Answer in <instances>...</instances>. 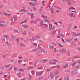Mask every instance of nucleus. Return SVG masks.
<instances>
[{"label": "nucleus", "mask_w": 80, "mask_h": 80, "mask_svg": "<svg viewBox=\"0 0 80 80\" xmlns=\"http://www.w3.org/2000/svg\"><path fill=\"white\" fill-rule=\"evenodd\" d=\"M43 25H44L45 28H48V25L47 24H43Z\"/></svg>", "instance_id": "27"}, {"label": "nucleus", "mask_w": 80, "mask_h": 80, "mask_svg": "<svg viewBox=\"0 0 80 80\" xmlns=\"http://www.w3.org/2000/svg\"><path fill=\"white\" fill-rule=\"evenodd\" d=\"M60 67V66L59 65H58L57 66V68H58V69H59Z\"/></svg>", "instance_id": "45"}, {"label": "nucleus", "mask_w": 80, "mask_h": 80, "mask_svg": "<svg viewBox=\"0 0 80 80\" xmlns=\"http://www.w3.org/2000/svg\"><path fill=\"white\" fill-rule=\"evenodd\" d=\"M34 5H35V4H36L37 5H39V3H38V2H34Z\"/></svg>", "instance_id": "42"}, {"label": "nucleus", "mask_w": 80, "mask_h": 80, "mask_svg": "<svg viewBox=\"0 0 80 80\" xmlns=\"http://www.w3.org/2000/svg\"><path fill=\"white\" fill-rule=\"evenodd\" d=\"M6 57V55H3V56L2 57V58H5Z\"/></svg>", "instance_id": "58"}, {"label": "nucleus", "mask_w": 80, "mask_h": 80, "mask_svg": "<svg viewBox=\"0 0 80 80\" xmlns=\"http://www.w3.org/2000/svg\"><path fill=\"white\" fill-rule=\"evenodd\" d=\"M79 68H80V66H79L76 68V69H77V70Z\"/></svg>", "instance_id": "35"}, {"label": "nucleus", "mask_w": 80, "mask_h": 80, "mask_svg": "<svg viewBox=\"0 0 80 80\" xmlns=\"http://www.w3.org/2000/svg\"><path fill=\"white\" fill-rule=\"evenodd\" d=\"M38 69H39V70H40V69H43V67L41 66L39 68H38Z\"/></svg>", "instance_id": "50"}, {"label": "nucleus", "mask_w": 80, "mask_h": 80, "mask_svg": "<svg viewBox=\"0 0 80 80\" xmlns=\"http://www.w3.org/2000/svg\"><path fill=\"white\" fill-rule=\"evenodd\" d=\"M62 42H64V43H65V41H64V40H63V38H62Z\"/></svg>", "instance_id": "64"}, {"label": "nucleus", "mask_w": 80, "mask_h": 80, "mask_svg": "<svg viewBox=\"0 0 80 80\" xmlns=\"http://www.w3.org/2000/svg\"><path fill=\"white\" fill-rule=\"evenodd\" d=\"M54 72H55L54 75H58V73H59L60 72V70H58L57 71H54Z\"/></svg>", "instance_id": "8"}, {"label": "nucleus", "mask_w": 80, "mask_h": 80, "mask_svg": "<svg viewBox=\"0 0 80 80\" xmlns=\"http://www.w3.org/2000/svg\"><path fill=\"white\" fill-rule=\"evenodd\" d=\"M43 23V21H41V22H40V23L41 24H42Z\"/></svg>", "instance_id": "61"}, {"label": "nucleus", "mask_w": 80, "mask_h": 80, "mask_svg": "<svg viewBox=\"0 0 80 80\" xmlns=\"http://www.w3.org/2000/svg\"><path fill=\"white\" fill-rule=\"evenodd\" d=\"M33 67H29L28 68V69H33Z\"/></svg>", "instance_id": "37"}, {"label": "nucleus", "mask_w": 80, "mask_h": 80, "mask_svg": "<svg viewBox=\"0 0 80 80\" xmlns=\"http://www.w3.org/2000/svg\"><path fill=\"white\" fill-rule=\"evenodd\" d=\"M64 80H69V77L68 76H67L66 77H65L64 78Z\"/></svg>", "instance_id": "12"}, {"label": "nucleus", "mask_w": 80, "mask_h": 80, "mask_svg": "<svg viewBox=\"0 0 80 80\" xmlns=\"http://www.w3.org/2000/svg\"><path fill=\"white\" fill-rule=\"evenodd\" d=\"M50 4L49 5V7H48L46 9V10H47V11H48H48H49V10H51V8H52V7H53V6H50V4Z\"/></svg>", "instance_id": "3"}, {"label": "nucleus", "mask_w": 80, "mask_h": 80, "mask_svg": "<svg viewBox=\"0 0 80 80\" xmlns=\"http://www.w3.org/2000/svg\"><path fill=\"white\" fill-rule=\"evenodd\" d=\"M40 45H41V44H39L38 46V48L39 50H41V48H42L40 47Z\"/></svg>", "instance_id": "30"}, {"label": "nucleus", "mask_w": 80, "mask_h": 80, "mask_svg": "<svg viewBox=\"0 0 80 80\" xmlns=\"http://www.w3.org/2000/svg\"><path fill=\"white\" fill-rule=\"evenodd\" d=\"M75 15V14H74L73 13H72L71 14V17H72V16H73V15Z\"/></svg>", "instance_id": "57"}, {"label": "nucleus", "mask_w": 80, "mask_h": 80, "mask_svg": "<svg viewBox=\"0 0 80 80\" xmlns=\"http://www.w3.org/2000/svg\"><path fill=\"white\" fill-rule=\"evenodd\" d=\"M55 26H54L52 28H51V30H55Z\"/></svg>", "instance_id": "33"}, {"label": "nucleus", "mask_w": 80, "mask_h": 80, "mask_svg": "<svg viewBox=\"0 0 80 80\" xmlns=\"http://www.w3.org/2000/svg\"><path fill=\"white\" fill-rule=\"evenodd\" d=\"M72 34H73L74 35H75V36H77V33H75V32H72Z\"/></svg>", "instance_id": "29"}, {"label": "nucleus", "mask_w": 80, "mask_h": 80, "mask_svg": "<svg viewBox=\"0 0 80 80\" xmlns=\"http://www.w3.org/2000/svg\"><path fill=\"white\" fill-rule=\"evenodd\" d=\"M48 61V59H43L42 60V62H47Z\"/></svg>", "instance_id": "28"}, {"label": "nucleus", "mask_w": 80, "mask_h": 80, "mask_svg": "<svg viewBox=\"0 0 80 80\" xmlns=\"http://www.w3.org/2000/svg\"><path fill=\"white\" fill-rule=\"evenodd\" d=\"M22 27L24 28H28L29 26L26 24H24L22 25Z\"/></svg>", "instance_id": "7"}, {"label": "nucleus", "mask_w": 80, "mask_h": 80, "mask_svg": "<svg viewBox=\"0 0 80 80\" xmlns=\"http://www.w3.org/2000/svg\"><path fill=\"white\" fill-rule=\"evenodd\" d=\"M38 51L37 50V49H33L32 50V52H36V51Z\"/></svg>", "instance_id": "31"}, {"label": "nucleus", "mask_w": 80, "mask_h": 80, "mask_svg": "<svg viewBox=\"0 0 80 80\" xmlns=\"http://www.w3.org/2000/svg\"><path fill=\"white\" fill-rule=\"evenodd\" d=\"M10 66V64L8 65L7 66H5V68H7Z\"/></svg>", "instance_id": "48"}, {"label": "nucleus", "mask_w": 80, "mask_h": 80, "mask_svg": "<svg viewBox=\"0 0 80 80\" xmlns=\"http://www.w3.org/2000/svg\"><path fill=\"white\" fill-rule=\"evenodd\" d=\"M30 15L31 17V18H34V17H35L34 14L33 13H31Z\"/></svg>", "instance_id": "14"}, {"label": "nucleus", "mask_w": 80, "mask_h": 80, "mask_svg": "<svg viewBox=\"0 0 80 80\" xmlns=\"http://www.w3.org/2000/svg\"><path fill=\"white\" fill-rule=\"evenodd\" d=\"M29 4L31 5H32V6H35V5L34 4V2H29Z\"/></svg>", "instance_id": "15"}, {"label": "nucleus", "mask_w": 80, "mask_h": 80, "mask_svg": "<svg viewBox=\"0 0 80 80\" xmlns=\"http://www.w3.org/2000/svg\"><path fill=\"white\" fill-rule=\"evenodd\" d=\"M41 50L42 52H43L44 53H46V52L45 51L43 48H41Z\"/></svg>", "instance_id": "17"}, {"label": "nucleus", "mask_w": 80, "mask_h": 80, "mask_svg": "<svg viewBox=\"0 0 80 80\" xmlns=\"http://www.w3.org/2000/svg\"><path fill=\"white\" fill-rule=\"evenodd\" d=\"M50 48L51 50H52V49H53V46H52L51 47H50Z\"/></svg>", "instance_id": "43"}, {"label": "nucleus", "mask_w": 80, "mask_h": 80, "mask_svg": "<svg viewBox=\"0 0 80 80\" xmlns=\"http://www.w3.org/2000/svg\"><path fill=\"white\" fill-rule=\"evenodd\" d=\"M59 36H60L61 37H65V36L64 35L62 34H59Z\"/></svg>", "instance_id": "24"}, {"label": "nucleus", "mask_w": 80, "mask_h": 80, "mask_svg": "<svg viewBox=\"0 0 80 80\" xmlns=\"http://www.w3.org/2000/svg\"><path fill=\"white\" fill-rule=\"evenodd\" d=\"M78 50L80 51V47H78Z\"/></svg>", "instance_id": "62"}, {"label": "nucleus", "mask_w": 80, "mask_h": 80, "mask_svg": "<svg viewBox=\"0 0 80 80\" xmlns=\"http://www.w3.org/2000/svg\"><path fill=\"white\" fill-rule=\"evenodd\" d=\"M56 31L57 30H54L53 31H52L51 32V34H52V35H53V34H55L56 32Z\"/></svg>", "instance_id": "10"}, {"label": "nucleus", "mask_w": 80, "mask_h": 80, "mask_svg": "<svg viewBox=\"0 0 80 80\" xmlns=\"http://www.w3.org/2000/svg\"><path fill=\"white\" fill-rule=\"evenodd\" d=\"M68 66V64H67L66 65H64L62 67V68H65L66 67H67Z\"/></svg>", "instance_id": "13"}, {"label": "nucleus", "mask_w": 80, "mask_h": 80, "mask_svg": "<svg viewBox=\"0 0 80 80\" xmlns=\"http://www.w3.org/2000/svg\"><path fill=\"white\" fill-rule=\"evenodd\" d=\"M30 40L31 42H32V41H34V40H35V38H34V37H32L31 39Z\"/></svg>", "instance_id": "19"}, {"label": "nucleus", "mask_w": 80, "mask_h": 80, "mask_svg": "<svg viewBox=\"0 0 80 80\" xmlns=\"http://www.w3.org/2000/svg\"><path fill=\"white\" fill-rule=\"evenodd\" d=\"M3 7V5H0V8H1L2 7Z\"/></svg>", "instance_id": "59"}, {"label": "nucleus", "mask_w": 80, "mask_h": 80, "mask_svg": "<svg viewBox=\"0 0 80 80\" xmlns=\"http://www.w3.org/2000/svg\"><path fill=\"white\" fill-rule=\"evenodd\" d=\"M53 61V60H52L50 61L49 63H50V65H54V62H53L52 61Z\"/></svg>", "instance_id": "11"}, {"label": "nucleus", "mask_w": 80, "mask_h": 80, "mask_svg": "<svg viewBox=\"0 0 80 80\" xmlns=\"http://www.w3.org/2000/svg\"><path fill=\"white\" fill-rule=\"evenodd\" d=\"M3 37H6V38L7 39V35H4Z\"/></svg>", "instance_id": "49"}, {"label": "nucleus", "mask_w": 80, "mask_h": 80, "mask_svg": "<svg viewBox=\"0 0 80 80\" xmlns=\"http://www.w3.org/2000/svg\"><path fill=\"white\" fill-rule=\"evenodd\" d=\"M42 78H43V77H40L39 78V79H38L39 80H41Z\"/></svg>", "instance_id": "44"}, {"label": "nucleus", "mask_w": 80, "mask_h": 80, "mask_svg": "<svg viewBox=\"0 0 80 80\" xmlns=\"http://www.w3.org/2000/svg\"><path fill=\"white\" fill-rule=\"evenodd\" d=\"M13 18H14V21H15L17 20V16L16 15H15L13 17Z\"/></svg>", "instance_id": "16"}, {"label": "nucleus", "mask_w": 80, "mask_h": 80, "mask_svg": "<svg viewBox=\"0 0 80 80\" xmlns=\"http://www.w3.org/2000/svg\"><path fill=\"white\" fill-rule=\"evenodd\" d=\"M25 9H22L19 10V12H24Z\"/></svg>", "instance_id": "51"}, {"label": "nucleus", "mask_w": 80, "mask_h": 80, "mask_svg": "<svg viewBox=\"0 0 80 80\" xmlns=\"http://www.w3.org/2000/svg\"><path fill=\"white\" fill-rule=\"evenodd\" d=\"M33 45L35 46V47H37V44L35 42H34L33 44Z\"/></svg>", "instance_id": "34"}, {"label": "nucleus", "mask_w": 80, "mask_h": 80, "mask_svg": "<svg viewBox=\"0 0 80 80\" xmlns=\"http://www.w3.org/2000/svg\"><path fill=\"white\" fill-rule=\"evenodd\" d=\"M29 40V39H27L26 40H24V42H28Z\"/></svg>", "instance_id": "47"}, {"label": "nucleus", "mask_w": 80, "mask_h": 80, "mask_svg": "<svg viewBox=\"0 0 80 80\" xmlns=\"http://www.w3.org/2000/svg\"><path fill=\"white\" fill-rule=\"evenodd\" d=\"M19 78H21V77H22V74H21L20 75H19V76H18Z\"/></svg>", "instance_id": "60"}, {"label": "nucleus", "mask_w": 80, "mask_h": 80, "mask_svg": "<svg viewBox=\"0 0 80 80\" xmlns=\"http://www.w3.org/2000/svg\"><path fill=\"white\" fill-rule=\"evenodd\" d=\"M27 20H28L27 19H25L24 22H22L21 23V24H22V23H26V22H27Z\"/></svg>", "instance_id": "26"}, {"label": "nucleus", "mask_w": 80, "mask_h": 80, "mask_svg": "<svg viewBox=\"0 0 80 80\" xmlns=\"http://www.w3.org/2000/svg\"><path fill=\"white\" fill-rule=\"evenodd\" d=\"M77 73V72L75 70H74L72 71L71 73V75H75V74H76Z\"/></svg>", "instance_id": "5"}, {"label": "nucleus", "mask_w": 80, "mask_h": 80, "mask_svg": "<svg viewBox=\"0 0 80 80\" xmlns=\"http://www.w3.org/2000/svg\"><path fill=\"white\" fill-rule=\"evenodd\" d=\"M49 29L50 30L51 29L52 27V24H49Z\"/></svg>", "instance_id": "23"}, {"label": "nucleus", "mask_w": 80, "mask_h": 80, "mask_svg": "<svg viewBox=\"0 0 80 80\" xmlns=\"http://www.w3.org/2000/svg\"><path fill=\"white\" fill-rule=\"evenodd\" d=\"M16 41L18 43V42H20V39L19 38H17L16 39Z\"/></svg>", "instance_id": "32"}, {"label": "nucleus", "mask_w": 80, "mask_h": 80, "mask_svg": "<svg viewBox=\"0 0 80 80\" xmlns=\"http://www.w3.org/2000/svg\"><path fill=\"white\" fill-rule=\"evenodd\" d=\"M44 20L45 22H48V23H49L50 22V21L48 20L47 19H44Z\"/></svg>", "instance_id": "25"}, {"label": "nucleus", "mask_w": 80, "mask_h": 80, "mask_svg": "<svg viewBox=\"0 0 80 80\" xmlns=\"http://www.w3.org/2000/svg\"><path fill=\"white\" fill-rule=\"evenodd\" d=\"M0 23H4V22H3L2 20H0Z\"/></svg>", "instance_id": "53"}, {"label": "nucleus", "mask_w": 80, "mask_h": 80, "mask_svg": "<svg viewBox=\"0 0 80 80\" xmlns=\"http://www.w3.org/2000/svg\"><path fill=\"white\" fill-rule=\"evenodd\" d=\"M77 64V62H73L72 64H71V66L72 67H75V65Z\"/></svg>", "instance_id": "9"}, {"label": "nucleus", "mask_w": 80, "mask_h": 80, "mask_svg": "<svg viewBox=\"0 0 80 80\" xmlns=\"http://www.w3.org/2000/svg\"><path fill=\"white\" fill-rule=\"evenodd\" d=\"M67 55L68 56H70V54L68 52H67Z\"/></svg>", "instance_id": "39"}, {"label": "nucleus", "mask_w": 80, "mask_h": 80, "mask_svg": "<svg viewBox=\"0 0 80 80\" xmlns=\"http://www.w3.org/2000/svg\"><path fill=\"white\" fill-rule=\"evenodd\" d=\"M14 70L16 71H17V70H18V69H17V67H16L14 68Z\"/></svg>", "instance_id": "54"}, {"label": "nucleus", "mask_w": 80, "mask_h": 80, "mask_svg": "<svg viewBox=\"0 0 80 80\" xmlns=\"http://www.w3.org/2000/svg\"><path fill=\"white\" fill-rule=\"evenodd\" d=\"M50 77L51 79H53L54 78V74L52 72H50Z\"/></svg>", "instance_id": "2"}, {"label": "nucleus", "mask_w": 80, "mask_h": 80, "mask_svg": "<svg viewBox=\"0 0 80 80\" xmlns=\"http://www.w3.org/2000/svg\"><path fill=\"white\" fill-rule=\"evenodd\" d=\"M20 45H21V46H22V47H25V44L23 43H21L20 44Z\"/></svg>", "instance_id": "20"}, {"label": "nucleus", "mask_w": 80, "mask_h": 80, "mask_svg": "<svg viewBox=\"0 0 80 80\" xmlns=\"http://www.w3.org/2000/svg\"><path fill=\"white\" fill-rule=\"evenodd\" d=\"M72 39H69L68 40V42H72Z\"/></svg>", "instance_id": "36"}, {"label": "nucleus", "mask_w": 80, "mask_h": 80, "mask_svg": "<svg viewBox=\"0 0 80 80\" xmlns=\"http://www.w3.org/2000/svg\"><path fill=\"white\" fill-rule=\"evenodd\" d=\"M60 52H61L62 53H66L67 52V51H66V49H63L62 50H60Z\"/></svg>", "instance_id": "6"}, {"label": "nucleus", "mask_w": 80, "mask_h": 80, "mask_svg": "<svg viewBox=\"0 0 80 80\" xmlns=\"http://www.w3.org/2000/svg\"><path fill=\"white\" fill-rule=\"evenodd\" d=\"M17 54L16 53L13 54L12 55V57H17Z\"/></svg>", "instance_id": "18"}, {"label": "nucleus", "mask_w": 80, "mask_h": 80, "mask_svg": "<svg viewBox=\"0 0 80 80\" xmlns=\"http://www.w3.org/2000/svg\"><path fill=\"white\" fill-rule=\"evenodd\" d=\"M31 73H32V75H34V71H32V72H31Z\"/></svg>", "instance_id": "46"}, {"label": "nucleus", "mask_w": 80, "mask_h": 80, "mask_svg": "<svg viewBox=\"0 0 80 80\" xmlns=\"http://www.w3.org/2000/svg\"><path fill=\"white\" fill-rule=\"evenodd\" d=\"M43 71H42L41 73H40L39 74V75H41L42 73H43Z\"/></svg>", "instance_id": "56"}, {"label": "nucleus", "mask_w": 80, "mask_h": 80, "mask_svg": "<svg viewBox=\"0 0 80 80\" xmlns=\"http://www.w3.org/2000/svg\"><path fill=\"white\" fill-rule=\"evenodd\" d=\"M39 52H38L37 53H36V55H39Z\"/></svg>", "instance_id": "63"}, {"label": "nucleus", "mask_w": 80, "mask_h": 80, "mask_svg": "<svg viewBox=\"0 0 80 80\" xmlns=\"http://www.w3.org/2000/svg\"><path fill=\"white\" fill-rule=\"evenodd\" d=\"M42 17L43 18H47V16H42Z\"/></svg>", "instance_id": "41"}, {"label": "nucleus", "mask_w": 80, "mask_h": 80, "mask_svg": "<svg viewBox=\"0 0 80 80\" xmlns=\"http://www.w3.org/2000/svg\"><path fill=\"white\" fill-rule=\"evenodd\" d=\"M23 34H24V36H26V35H27V32L25 31L23 32Z\"/></svg>", "instance_id": "22"}, {"label": "nucleus", "mask_w": 80, "mask_h": 80, "mask_svg": "<svg viewBox=\"0 0 80 80\" xmlns=\"http://www.w3.org/2000/svg\"><path fill=\"white\" fill-rule=\"evenodd\" d=\"M30 77L28 79V80H31V79H32V78H33L32 75H31L30 74Z\"/></svg>", "instance_id": "21"}, {"label": "nucleus", "mask_w": 80, "mask_h": 80, "mask_svg": "<svg viewBox=\"0 0 80 80\" xmlns=\"http://www.w3.org/2000/svg\"><path fill=\"white\" fill-rule=\"evenodd\" d=\"M37 20H36L35 21H34V23L35 24H36L37 23Z\"/></svg>", "instance_id": "55"}, {"label": "nucleus", "mask_w": 80, "mask_h": 80, "mask_svg": "<svg viewBox=\"0 0 80 80\" xmlns=\"http://www.w3.org/2000/svg\"><path fill=\"white\" fill-rule=\"evenodd\" d=\"M73 9V10H75V8H74L71 7L69 8V9Z\"/></svg>", "instance_id": "52"}, {"label": "nucleus", "mask_w": 80, "mask_h": 80, "mask_svg": "<svg viewBox=\"0 0 80 80\" xmlns=\"http://www.w3.org/2000/svg\"><path fill=\"white\" fill-rule=\"evenodd\" d=\"M52 44L54 46H57V44H55V43L54 42H52Z\"/></svg>", "instance_id": "38"}, {"label": "nucleus", "mask_w": 80, "mask_h": 80, "mask_svg": "<svg viewBox=\"0 0 80 80\" xmlns=\"http://www.w3.org/2000/svg\"><path fill=\"white\" fill-rule=\"evenodd\" d=\"M5 26V25L2 24L1 23H0V27H4Z\"/></svg>", "instance_id": "40"}, {"label": "nucleus", "mask_w": 80, "mask_h": 80, "mask_svg": "<svg viewBox=\"0 0 80 80\" xmlns=\"http://www.w3.org/2000/svg\"><path fill=\"white\" fill-rule=\"evenodd\" d=\"M11 41L12 42H14V40H15V36H11Z\"/></svg>", "instance_id": "4"}, {"label": "nucleus", "mask_w": 80, "mask_h": 80, "mask_svg": "<svg viewBox=\"0 0 80 80\" xmlns=\"http://www.w3.org/2000/svg\"><path fill=\"white\" fill-rule=\"evenodd\" d=\"M66 2H67L68 5H72L71 0H65Z\"/></svg>", "instance_id": "1"}]
</instances>
